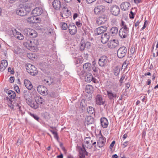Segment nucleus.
<instances>
[{"instance_id":"obj_1","label":"nucleus","mask_w":158,"mask_h":158,"mask_svg":"<svg viewBox=\"0 0 158 158\" xmlns=\"http://www.w3.org/2000/svg\"><path fill=\"white\" fill-rule=\"evenodd\" d=\"M112 89L114 92L111 90H106V95L109 99L114 102L116 98L118 97L117 94L116 93L118 91V89L114 86L113 87Z\"/></svg>"},{"instance_id":"obj_2","label":"nucleus","mask_w":158,"mask_h":158,"mask_svg":"<svg viewBox=\"0 0 158 158\" xmlns=\"http://www.w3.org/2000/svg\"><path fill=\"white\" fill-rule=\"evenodd\" d=\"M30 11V7L26 5L21 6L16 10V14L21 16H24L26 15Z\"/></svg>"},{"instance_id":"obj_3","label":"nucleus","mask_w":158,"mask_h":158,"mask_svg":"<svg viewBox=\"0 0 158 158\" xmlns=\"http://www.w3.org/2000/svg\"><path fill=\"white\" fill-rule=\"evenodd\" d=\"M23 31L24 35L30 38H35L37 36L36 31L31 28H25Z\"/></svg>"},{"instance_id":"obj_4","label":"nucleus","mask_w":158,"mask_h":158,"mask_svg":"<svg viewBox=\"0 0 158 158\" xmlns=\"http://www.w3.org/2000/svg\"><path fill=\"white\" fill-rule=\"evenodd\" d=\"M127 52V49L125 46L120 47L118 50L117 55L119 58H122L125 56Z\"/></svg>"},{"instance_id":"obj_5","label":"nucleus","mask_w":158,"mask_h":158,"mask_svg":"<svg viewBox=\"0 0 158 158\" xmlns=\"http://www.w3.org/2000/svg\"><path fill=\"white\" fill-rule=\"evenodd\" d=\"M85 81L88 82H90L92 81L95 83H98V80L94 78L92 75L90 73H87L86 74L85 77Z\"/></svg>"},{"instance_id":"obj_6","label":"nucleus","mask_w":158,"mask_h":158,"mask_svg":"<svg viewBox=\"0 0 158 158\" xmlns=\"http://www.w3.org/2000/svg\"><path fill=\"white\" fill-rule=\"evenodd\" d=\"M119 44L118 41L117 40H110L107 43L108 47L111 49L117 47Z\"/></svg>"},{"instance_id":"obj_7","label":"nucleus","mask_w":158,"mask_h":158,"mask_svg":"<svg viewBox=\"0 0 158 158\" xmlns=\"http://www.w3.org/2000/svg\"><path fill=\"white\" fill-rule=\"evenodd\" d=\"M26 102L29 106L33 108L37 109L38 107V104L35 101L32 100L31 98H27Z\"/></svg>"},{"instance_id":"obj_8","label":"nucleus","mask_w":158,"mask_h":158,"mask_svg":"<svg viewBox=\"0 0 158 158\" xmlns=\"http://www.w3.org/2000/svg\"><path fill=\"white\" fill-rule=\"evenodd\" d=\"M108 61L107 57L106 56L101 57L98 60V64L101 67H104L107 65Z\"/></svg>"},{"instance_id":"obj_9","label":"nucleus","mask_w":158,"mask_h":158,"mask_svg":"<svg viewBox=\"0 0 158 158\" xmlns=\"http://www.w3.org/2000/svg\"><path fill=\"white\" fill-rule=\"evenodd\" d=\"M37 90L39 93L43 95H47L48 94L47 88L43 85H39L38 87Z\"/></svg>"},{"instance_id":"obj_10","label":"nucleus","mask_w":158,"mask_h":158,"mask_svg":"<svg viewBox=\"0 0 158 158\" xmlns=\"http://www.w3.org/2000/svg\"><path fill=\"white\" fill-rule=\"evenodd\" d=\"M69 33L71 35H74L77 31L76 27L73 23H70L68 27Z\"/></svg>"},{"instance_id":"obj_11","label":"nucleus","mask_w":158,"mask_h":158,"mask_svg":"<svg viewBox=\"0 0 158 158\" xmlns=\"http://www.w3.org/2000/svg\"><path fill=\"white\" fill-rule=\"evenodd\" d=\"M106 142V139L105 137L101 135L99 137L98 139L97 140V144L98 146L100 148L104 146Z\"/></svg>"},{"instance_id":"obj_12","label":"nucleus","mask_w":158,"mask_h":158,"mask_svg":"<svg viewBox=\"0 0 158 158\" xmlns=\"http://www.w3.org/2000/svg\"><path fill=\"white\" fill-rule=\"evenodd\" d=\"M110 10L112 14L115 16L118 15L120 12L119 7L116 5H113L111 7Z\"/></svg>"},{"instance_id":"obj_13","label":"nucleus","mask_w":158,"mask_h":158,"mask_svg":"<svg viewBox=\"0 0 158 158\" xmlns=\"http://www.w3.org/2000/svg\"><path fill=\"white\" fill-rule=\"evenodd\" d=\"M31 47V50L34 51L37 49V46L39 45V42L37 40H32L30 41Z\"/></svg>"},{"instance_id":"obj_14","label":"nucleus","mask_w":158,"mask_h":158,"mask_svg":"<svg viewBox=\"0 0 158 158\" xmlns=\"http://www.w3.org/2000/svg\"><path fill=\"white\" fill-rule=\"evenodd\" d=\"M43 12V9L40 7L35 8L32 12V14L35 16L40 15Z\"/></svg>"},{"instance_id":"obj_15","label":"nucleus","mask_w":158,"mask_h":158,"mask_svg":"<svg viewBox=\"0 0 158 158\" xmlns=\"http://www.w3.org/2000/svg\"><path fill=\"white\" fill-rule=\"evenodd\" d=\"M27 21L30 23H39L40 21V19L34 15L28 18L27 19Z\"/></svg>"},{"instance_id":"obj_16","label":"nucleus","mask_w":158,"mask_h":158,"mask_svg":"<svg viewBox=\"0 0 158 158\" xmlns=\"http://www.w3.org/2000/svg\"><path fill=\"white\" fill-rule=\"evenodd\" d=\"M107 19V18L105 15H102L97 19V23L98 25L103 24L106 22Z\"/></svg>"},{"instance_id":"obj_17","label":"nucleus","mask_w":158,"mask_h":158,"mask_svg":"<svg viewBox=\"0 0 158 158\" xmlns=\"http://www.w3.org/2000/svg\"><path fill=\"white\" fill-rule=\"evenodd\" d=\"M105 7L103 5H99L96 7L94 9V12L96 14H99L104 11Z\"/></svg>"},{"instance_id":"obj_18","label":"nucleus","mask_w":158,"mask_h":158,"mask_svg":"<svg viewBox=\"0 0 158 158\" xmlns=\"http://www.w3.org/2000/svg\"><path fill=\"white\" fill-rule=\"evenodd\" d=\"M107 30V27L106 26H101L98 27L95 31V34L98 35L104 32Z\"/></svg>"},{"instance_id":"obj_19","label":"nucleus","mask_w":158,"mask_h":158,"mask_svg":"<svg viewBox=\"0 0 158 158\" xmlns=\"http://www.w3.org/2000/svg\"><path fill=\"white\" fill-rule=\"evenodd\" d=\"M129 31L124 29H120L119 31V35L121 38L124 39L127 37L128 35Z\"/></svg>"},{"instance_id":"obj_20","label":"nucleus","mask_w":158,"mask_h":158,"mask_svg":"<svg viewBox=\"0 0 158 158\" xmlns=\"http://www.w3.org/2000/svg\"><path fill=\"white\" fill-rule=\"evenodd\" d=\"M52 5L55 9L59 10L61 6V2L59 0H54L52 2Z\"/></svg>"},{"instance_id":"obj_21","label":"nucleus","mask_w":158,"mask_h":158,"mask_svg":"<svg viewBox=\"0 0 158 158\" xmlns=\"http://www.w3.org/2000/svg\"><path fill=\"white\" fill-rule=\"evenodd\" d=\"M96 103L98 105H103L104 104L105 101L103 100L102 95L100 94L97 95L95 98Z\"/></svg>"},{"instance_id":"obj_22","label":"nucleus","mask_w":158,"mask_h":158,"mask_svg":"<svg viewBox=\"0 0 158 158\" xmlns=\"http://www.w3.org/2000/svg\"><path fill=\"white\" fill-rule=\"evenodd\" d=\"M13 34L14 36L18 40H22L24 38L23 35L16 29H15L13 31Z\"/></svg>"},{"instance_id":"obj_23","label":"nucleus","mask_w":158,"mask_h":158,"mask_svg":"<svg viewBox=\"0 0 158 158\" xmlns=\"http://www.w3.org/2000/svg\"><path fill=\"white\" fill-rule=\"evenodd\" d=\"M93 141L89 137H85L84 139V143L85 144V146L87 148H90L92 147L91 143H92Z\"/></svg>"},{"instance_id":"obj_24","label":"nucleus","mask_w":158,"mask_h":158,"mask_svg":"<svg viewBox=\"0 0 158 158\" xmlns=\"http://www.w3.org/2000/svg\"><path fill=\"white\" fill-rule=\"evenodd\" d=\"M130 6L131 5L129 2H125L121 3L120 7L122 10L125 11L128 10Z\"/></svg>"},{"instance_id":"obj_25","label":"nucleus","mask_w":158,"mask_h":158,"mask_svg":"<svg viewBox=\"0 0 158 158\" xmlns=\"http://www.w3.org/2000/svg\"><path fill=\"white\" fill-rule=\"evenodd\" d=\"M101 125L104 128H106L108 125V122L106 118H102L100 119Z\"/></svg>"},{"instance_id":"obj_26","label":"nucleus","mask_w":158,"mask_h":158,"mask_svg":"<svg viewBox=\"0 0 158 158\" xmlns=\"http://www.w3.org/2000/svg\"><path fill=\"white\" fill-rule=\"evenodd\" d=\"M8 65L7 61L6 60H3L1 61L0 65V71H3L6 69Z\"/></svg>"},{"instance_id":"obj_27","label":"nucleus","mask_w":158,"mask_h":158,"mask_svg":"<svg viewBox=\"0 0 158 158\" xmlns=\"http://www.w3.org/2000/svg\"><path fill=\"white\" fill-rule=\"evenodd\" d=\"M109 36L106 33H105L104 35H102L101 40L103 44L106 43L108 40Z\"/></svg>"},{"instance_id":"obj_28","label":"nucleus","mask_w":158,"mask_h":158,"mask_svg":"<svg viewBox=\"0 0 158 158\" xmlns=\"http://www.w3.org/2000/svg\"><path fill=\"white\" fill-rule=\"evenodd\" d=\"M25 85L28 90H31L33 87L31 82L28 80L25 79L24 81Z\"/></svg>"},{"instance_id":"obj_29","label":"nucleus","mask_w":158,"mask_h":158,"mask_svg":"<svg viewBox=\"0 0 158 158\" xmlns=\"http://www.w3.org/2000/svg\"><path fill=\"white\" fill-rule=\"evenodd\" d=\"M118 31L117 27H114L110 29V33L112 36H114L117 34Z\"/></svg>"},{"instance_id":"obj_30","label":"nucleus","mask_w":158,"mask_h":158,"mask_svg":"<svg viewBox=\"0 0 158 158\" xmlns=\"http://www.w3.org/2000/svg\"><path fill=\"white\" fill-rule=\"evenodd\" d=\"M35 102L38 103V105L39 104H42L44 102V99L40 96H36L35 97Z\"/></svg>"},{"instance_id":"obj_31","label":"nucleus","mask_w":158,"mask_h":158,"mask_svg":"<svg viewBox=\"0 0 158 158\" xmlns=\"http://www.w3.org/2000/svg\"><path fill=\"white\" fill-rule=\"evenodd\" d=\"M91 64L89 63H85L83 65V69L85 71L86 70L87 71H89L90 70L91 68Z\"/></svg>"},{"instance_id":"obj_32","label":"nucleus","mask_w":158,"mask_h":158,"mask_svg":"<svg viewBox=\"0 0 158 158\" xmlns=\"http://www.w3.org/2000/svg\"><path fill=\"white\" fill-rule=\"evenodd\" d=\"M33 70L27 69L28 72L32 76L36 75L37 74V71L35 67H33Z\"/></svg>"},{"instance_id":"obj_33","label":"nucleus","mask_w":158,"mask_h":158,"mask_svg":"<svg viewBox=\"0 0 158 158\" xmlns=\"http://www.w3.org/2000/svg\"><path fill=\"white\" fill-rule=\"evenodd\" d=\"M43 82L45 84L48 85H50L54 83L53 79L51 78L48 79H44L43 81Z\"/></svg>"},{"instance_id":"obj_34","label":"nucleus","mask_w":158,"mask_h":158,"mask_svg":"<svg viewBox=\"0 0 158 158\" xmlns=\"http://www.w3.org/2000/svg\"><path fill=\"white\" fill-rule=\"evenodd\" d=\"M8 96L11 99H14L16 97V94L15 92L9 90L7 93Z\"/></svg>"},{"instance_id":"obj_35","label":"nucleus","mask_w":158,"mask_h":158,"mask_svg":"<svg viewBox=\"0 0 158 158\" xmlns=\"http://www.w3.org/2000/svg\"><path fill=\"white\" fill-rule=\"evenodd\" d=\"M94 119L91 116L87 117L85 119V122L87 124H92L93 122Z\"/></svg>"},{"instance_id":"obj_36","label":"nucleus","mask_w":158,"mask_h":158,"mask_svg":"<svg viewBox=\"0 0 158 158\" xmlns=\"http://www.w3.org/2000/svg\"><path fill=\"white\" fill-rule=\"evenodd\" d=\"M88 45L89 46H90V43L89 42H87L86 44H85L84 43H81L80 44V50L82 51H83L85 49V46L86 45Z\"/></svg>"},{"instance_id":"obj_37","label":"nucleus","mask_w":158,"mask_h":158,"mask_svg":"<svg viewBox=\"0 0 158 158\" xmlns=\"http://www.w3.org/2000/svg\"><path fill=\"white\" fill-rule=\"evenodd\" d=\"M120 72V68L118 66H116L113 70L114 74L116 76L119 75Z\"/></svg>"},{"instance_id":"obj_38","label":"nucleus","mask_w":158,"mask_h":158,"mask_svg":"<svg viewBox=\"0 0 158 158\" xmlns=\"http://www.w3.org/2000/svg\"><path fill=\"white\" fill-rule=\"evenodd\" d=\"M79 152L80 154L82 156H84L85 155H86L88 154V153L86 151L85 147L83 146V148H81L79 149Z\"/></svg>"},{"instance_id":"obj_39","label":"nucleus","mask_w":158,"mask_h":158,"mask_svg":"<svg viewBox=\"0 0 158 158\" xmlns=\"http://www.w3.org/2000/svg\"><path fill=\"white\" fill-rule=\"evenodd\" d=\"M82 62V58L81 57H76L74 59V62L76 64L81 63Z\"/></svg>"},{"instance_id":"obj_40","label":"nucleus","mask_w":158,"mask_h":158,"mask_svg":"<svg viewBox=\"0 0 158 158\" xmlns=\"http://www.w3.org/2000/svg\"><path fill=\"white\" fill-rule=\"evenodd\" d=\"M77 74L79 76L82 75L84 74V70L82 69L81 67L77 68Z\"/></svg>"},{"instance_id":"obj_41","label":"nucleus","mask_w":158,"mask_h":158,"mask_svg":"<svg viewBox=\"0 0 158 158\" xmlns=\"http://www.w3.org/2000/svg\"><path fill=\"white\" fill-rule=\"evenodd\" d=\"M93 89V87L92 85H88L85 86V89L87 93H90L92 91Z\"/></svg>"},{"instance_id":"obj_42","label":"nucleus","mask_w":158,"mask_h":158,"mask_svg":"<svg viewBox=\"0 0 158 158\" xmlns=\"http://www.w3.org/2000/svg\"><path fill=\"white\" fill-rule=\"evenodd\" d=\"M60 25L61 26V27L62 29L65 30L67 29L68 28V26L67 24L64 22H61L60 24Z\"/></svg>"},{"instance_id":"obj_43","label":"nucleus","mask_w":158,"mask_h":158,"mask_svg":"<svg viewBox=\"0 0 158 158\" xmlns=\"http://www.w3.org/2000/svg\"><path fill=\"white\" fill-rule=\"evenodd\" d=\"M88 113L90 114H93L95 113V110L93 108L89 106L87 110Z\"/></svg>"},{"instance_id":"obj_44","label":"nucleus","mask_w":158,"mask_h":158,"mask_svg":"<svg viewBox=\"0 0 158 158\" xmlns=\"http://www.w3.org/2000/svg\"><path fill=\"white\" fill-rule=\"evenodd\" d=\"M86 105L85 103V100L82 99L81 100L80 103V107L81 108L84 107Z\"/></svg>"},{"instance_id":"obj_45","label":"nucleus","mask_w":158,"mask_h":158,"mask_svg":"<svg viewBox=\"0 0 158 158\" xmlns=\"http://www.w3.org/2000/svg\"><path fill=\"white\" fill-rule=\"evenodd\" d=\"M23 45L28 49L31 50V47H30V42L24 43Z\"/></svg>"},{"instance_id":"obj_46","label":"nucleus","mask_w":158,"mask_h":158,"mask_svg":"<svg viewBox=\"0 0 158 158\" xmlns=\"http://www.w3.org/2000/svg\"><path fill=\"white\" fill-rule=\"evenodd\" d=\"M29 92L27 91H25V90L24 91V92L23 93V96H24V98H26V100L27 98V97L29 95Z\"/></svg>"},{"instance_id":"obj_47","label":"nucleus","mask_w":158,"mask_h":158,"mask_svg":"<svg viewBox=\"0 0 158 158\" xmlns=\"http://www.w3.org/2000/svg\"><path fill=\"white\" fill-rule=\"evenodd\" d=\"M92 69L94 72L95 73H97L98 72V68L96 66H92Z\"/></svg>"},{"instance_id":"obj_48","label":"nucleus","mask_w":158,"mask_h":158,"mask_svg":"<svg viewBox=\"0 0 158 158\" xmlns=\"http://www.w3.org/2000/svg\"><path fill=\"white\" fill-rule=\"evenodd\" d=\"M128 63H127V61L126 60L123 63V64L122 65V68L123 69V68L124 69H126L127 65H128Z\"/></svg>"},{"instance_id":"obj_49","label":"nucleus","mask_w":158,"mask_h":158,"mask_svg":"<svg viewBox=\"0 0 158 158\" xmlns=\"http://www.w3.org/2000/svg\"><path fill=\"white\" fill-rule=\"evenodd\" d=\"M14 88L15 90L17 93L19 94L20 93V90H19V88L17 85L15 86Z\"/></svg>"},{"instance_id":"obj_50","label":"nucleus","mask_w":158,"mask_h":158,"mask_svg":"<svg viewBox=\"0 0 158 158\" xmlns=\"http://www.w3.org/2000/svg\"><path fill=\"white\" fill-rule=\"evenodd\" d=\"M135 49L133 46H132L131 47L130 49V52L132 54H133L135 52Z\"/></svg>"},{"instance_id":"obj_51","label":"nucleus","mask_w":158,"mask_h":158,"mask_svg":"<svg viewBox=\"0 0 158 158\" xmlns=\"http://www.w3.org/2000/svg\"><path fill=\"white\" fill-rule=\"evenodd\" d=\"M31 115L35 119V120L38 121H39V118L37 115L34 114H31Z\"/></svg>"},{"instance_id":"obj_52","label":"nucleus","mask_w":158,"mask_h":158,"mask_svg":"<svg viewBox=\"0 0 158 158\" xmlns=\"http://www.w3.org/2000/svg\"><path fill=\"white\" fill-rule=\"evenodd\" d=\"M125 77V76L124 74L123 75L120 80H119V82L120 84H122L123 82V81Z\"/></svg>"},{"instance_id":"obj_53","label":"nucleus","mask_w":158,"mask_h":158,"mask_svg":"<svg viewBox=\"0 0 158 158\" xmlns=\"http://www.w3.org/2000/svg\"><path fill=\"white\" fill-rule=\"evenodd\" d=\"M96 0H86V2L88 4H91L95 2Z\"/></svg>"},{"instance_id":"obj_54","label":"nucleus","mask_w":158,"mask_h":158,"mask_svg":"<svg viewBox=\"0 0 158 158\" xmlns=\"http://www.w3.org/2000/svg\"><path fill=\"white\" fill-rule=\"evenodd\" d=\"M124 30L125 29V30H128L129 31V28L127 27V25H124L123 27L120 29H122Z\"/></svg>"},{"instance_id":"obj_55","label":"nucleus","mask_w":158,"mask_h":158,"mask_svg":"<svg viewBox=\"0 0 158 158\" xmlns=\"http://www.w3.org/2000/svg\"><path fill=\"white\" fill-rule=\"evenodd\" d=\"M115 143V141H113L110 144V149H111L114 146Z\"/></svg>"},{"instance_id":"obj_56","label":"nucleus","mask_w":158,"mask_h":158,"mask_svg":"<svg viewBox=\"0 0 158 158\" xmlns=\"http://www.w3.org/2000/svg\"><path fill=\"white\" fill-rule=\"evenodd\" d=\"M14 79L15 78L14 77H11L9 79L10 82L11 83H13L14 82Z\"/></svg>"},{"instance_id":"obj_57","label":"nucleus","mask_w":158,"mask_h":158,"mask_svg":"<svg viewBox=\"0 0 158 158\" xmlns=\"http://www.w3.org/2000/svg\"><path fill=\"white\" fill-rule=\"evenodd\" d=\"M128 142L126 141L123 143V145L124 146V147L125 148L127 146L128 144Z\"/></svg>"},{"instance_id":"obj_58","label":"nucleus","mask_w":158,"mask_h":158,"mask_svg":"<svg viewBox=\"0 0 158 158\" xmlns=\"http://www.w3.org/2000/svg\"><path fill=\"white\" fill-rule=\"evenodd\" d=\"M21 140L20 138H19L17 142V144L19 145L21 144Z\"/></svg>"},{"instance_id":"obj_59","label":"nucleus","mask_w":158,"mask_h":158,"mask_svg":"<svg viewBox=\"0 0 158 158\" xmlns=\"http://www.w3.org/2000/svg\"><path fill=\"white\" fill-rule=\"evenodd\" d=\"M130 86V84L129 83H127L126 84V87L127 88V89H128Z\"/></svg>"},{"instance_id":"obj_60","label":"nucleus","mask_w":158,"mask_h":158,"mask_svg":"<svg viewBox=\"0 0 158 158\" xmlns=\"http://www.w3.org/2000/svg\"><path fill=\"white\" fill-rule=\"evenodd\" d=\"M141 0H134V2L135 4H138L140 3Z\"/></svg>"},{"instance_id":"obj_61","label":"nucleus","mask_w":158,"mask_h":158,"mask_svg":"<svg viewBox=\"0 0 158 158\" xmlns=\"http://www.w3.org/2000/svg\"><path fill=\"white\" fill-rule=\"evenodd\" d=\"M147 22V21H145L144 25H143V27L142 28V30L143 29H144L146 27V23Z\"/></svg>"},{"instance_id":"obj_62","label":"nucleus","mask_w":158,"mask_h":158,"mask_svg":"<svg viewBox=\"0 0 158 158\" xmlns=\"http://www.w3.org/2000/svg\"><path fill=\"white\" fill-rule=\"evenodd\" d=\"M76 24L78 27H80L81 25V24L79 22H77Z\"/></svg>"},{"instance_id":"obj_63","label":"nucleus","mask_w":158,"mask_h":158,"mask_svg":"<svg viewBox=\"0 0 158 158\" xmlns=\"http://www.w3.org/2000/svg\"><path fill=\"white\" fill-rule=\"evenodd\" d=\"M78 15L77 13H75L73 15V18L74 19H75L77 17Z\"/></svg>"},{"instance_id":"obj_64","label":"nucleus","mask_w":158,"mask_h":158,"mask_svg":"<svg viewBox=\"0 0 158 158\" xmlns=\"http://www.w3.org/2000/svg\"><path fill=\"white\" fill-rule=\"evenodd\" d=\"M112 158H118V156L116 154L112 156Z\"/></svg>"}]
</instances>
